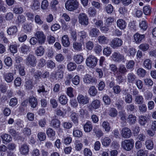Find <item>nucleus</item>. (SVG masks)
Here are the masks:
<instances>
[{"label":"nucleus","mask_w":156,"mask_h":156,"mask_svg":"<svg viewBox=\"0 0 156 156\" xmlns=\"http://www.w3.org/2000/svg\"><path fill=\"white\" fill-rule=\"evenodd\" d=\"M79 3L76 0H68L65 3L66 9L69 11H73L77 9Z\"/></svg>","instance_id":"obj_1"},{"label":"nucleus","mask_w":156,"mask_h":156,"mask_svg":"<svg viewBox=\"0 0 156 156\" xmlns=\"http://www.w3.org/2000/svg\"><path fill=\"white\" fill-rule=\"evenodd\" d=\"M134 144V140L132 139L125 140L122 142L121 146L124 150L128 151L133 148Z\"/></svg>","instance_id":"obj_2"},{"label":"nucleus","mask_w":156,"mask_h":156,"mask_svg":"<svg viewBox=\"0 0 156 156\" xmlns=\"http://www.w3.org/2000/svg\"><path fill=\"white\" fill-rule=\"evenodd\" d=\"M37 40L38 43L41 45L44 44L46 37L43 32L41 31H37L34 34Z\"/></svg>","instance_id":"obj_3"},{"label":"nucleus","mask_w":156,"mask_h":156,"mask_svg":"<svg viewBox=\"0 0 156 156\" xmlns=\"http://www.w3.org/2000/svg\"><path fill=\"white\" fill-rule=\"evenodd\" d=\"M25 62L27 66H34L37 63L36 58L33 55L29 54L25 60Z\"/></svg>","instance_id":"obj_4"},{"label":"nucleus","mask_w":156,"mask_h":156,"mask_svg":"<svg viewBox=\"0 0 156 156\" xmlns=\"http://www.w3.org/2000/svg\"><path fill=\"white\" fill-rule=\"evenodd\" d=\"M97 59L96 57L92 55H90L86 59V63L87 66L93 68L97 64Z\"/></svg>","instance_id":"obj_5"},{"label":"nucleus","mask_w":156,"mask_h":156,"mask_svg":"<svg viewBox=\"0 0 156 156\" xmlns=\"http://www.w3.org/2000/svg\"><path fill=\"white\" fill-rule=\"evenodd\" d=\"M122 44L123 41L121 39L116 37L112 40L110 45L112 48L115 49L121 46Z\"/></svg>","instance_id":"obj_6"},{"label":"nucleus","mask_w":156,"mask_h":156,"mask_svg":"<svg viewBox=\"0 0 156 156\" xmlns=\"http://www.w3.org/2000/svg\"><path fill=\"white\" fill-rule=\"evenodd\" d=\"M112 59L115 62H120L124 60L125 58L124 55L119 52H113L111 57Z\"/></svg>","instance_id":"obj_7"},{"label":"nucleus","mask_w":156,"mask_h":156,"mask_svg":"<svg viewBox=\"0 0 156 156\" xmlns=\"http://www.w3.org/2000/svg\"><path fill=\"white\" fill-rule=\"evenodd\" d=\"M79 22L81 24L86 26L88 23V19L85 13H80L78 16Z\"/></svg>","instance_id":"obj_8"},{"label":"nucleus","mask_w":156,"mask_h":156,"mask_svg":"<svg viewBox=\"0 0 156 156\" xmlns=\"http://www.w3.org/2000/svg\"><path fill=\"white\" fill-rule=\"evenodd\" d=\"M77 100L80 104L84 105L89 103V98L87 95L79 94L77 97Z\"/></svg>","instance_id":"obj_9"},{"label":"nucleus","mask_w":156,"mask_h":156,"mask_svg":"<svg viewBox=\"0 0 156 156\" xmlns=\"http://www.w3.org/2000/svg\"><path fill=\"white\" fill-rule=\"evenodd\" d=\"M122 95L126 103L128 104L132 103L133 100L132 96L129 93L127 92L126 90L122 91Z\"/></svg>","instance_id":"obj_10"},{"label":"nucleus","mask_w":156,"mask_h":156,"mask_svg":"<svg viewBox=\"0 0 156 156\" xmlns=\"http://www.w3.org/2000/svg\"><path fill=\"white\" fill-rule=\"evenodd\" d=\"M121 134L122 137L128 138L131 136L132 132L131 130L128 127H124L121 130Z\"/></svg>","instance_id":"obj_11"},{"label":"nucleus","mask_w":156,"mask_h":156,"mask_svg":"<svg viewBox=\"0 0 156 156\" xmlns=\"http://www.w3.org/2000/svg\"><path fill=\"white\" fill-rule=\"evenodd\" d=\"M31 50L30 47L26 44H23L19 48V51L22 54H27Z\"/></svg>","instance_id":"obj_12"},{"label":"nucleus","mask_w":156,"mask_h":156,"mask_svg":"<svg viewBox=\"0 0 156 156\" xmlns=\"http://www.w3.org/2000/svg\"><path fill=\"white\" fill-rule=\"evenodd\" d=\"M134 39L137 44L141 43L142 40L145 37V35L141 34L138 33H136L133 36Z\"/></svg>","instance_id":"obj_13"},{"label":"nucleus","mask_w":156,"mask_h":156,"mask_svg":"<svg viewBox=\"0 0 156 156\" xmlns=\"http://www.w3.org/2000/svg\"><path fill=\"white\" fill-rule=\"evenodd\" d=\"M100 33L99 30L97 28H92L90 30L89 34L91 37H98Z\"/></svg>","instance_id":"obj_14"},{"label":"nucleus","mask_w":156,"mask_h":156,"mask_svg":"<svg viewBox=\"0 0 156 156\" xmlns=\"http://www.w3.org/2000/svg\"><path fill=\"white\" fill-rule=\"evenodd\" d=\"M20 151L22 154H27L29 151V148L28 145L26 144L22 145L19 149Z\"/></svg>","instance_id":"obj_15"},{"label":"nucleus","mask_w":156,"mask_h":156,"mask_svg":"<svg viewBox=\"0 0 156 156\" xmlns=\"http://www.w3.org/2000/svg\"><path fill=\"white\" fill-rule=\"evenodd\" d=\"M84 82L87 84L93 83L95 82V78L88 74H86L83 78Z\"/></svg>","instance_id":"obj_16"},{"label":"nucleus","mask_w":156,"mask_h":156,"mask_svg":"<svg viewBox=\"0 0 156 156\" xmlns=\"http://www.w3.org/2000/svg\"><path fill=\"white\" fill-rule=\"evenodd\" d=\"M24 86L26 89L28 90H31L34 87L33 80L31 79L26 80Z\"/></svg>","instance_id":"obj_17"},{"label":"nucleus","mask_w":156,"mask_h":156,"mask_svg":"<svg viewBox=\"0 0 156 156\" xmlns=\"http://www.w3.org/2000/svg\"><path fill=\"white\" fill-rule=\"evenodd\" d=\"M98 42L101 44H107L109 41L108 37L104 35L99 36L98 38Z\"/></svg>","instance_id":"obj_18"},{"label":"nucleus","mask_w":156,"mask_h":156,"mask_svg":"<svg viewBox=\"0 0 156 156\" xmlns=\"http://www.w3.org/2000/svg\"><path fill=\"white\" fill-rule=\"evenodd\" d=\"M62 42L63 46L66 47L69 46L70 42L69 38L67 35H64L62 38Z\"/></svg>","instance_id":"obj_19"},{"label":"nucleus","mask_w":156,"mask_h":156,"mask_svg":"<svg viewBox=\"0 0 156 156\" xmlns=\"http://www.w3.org/2000/svg\"><path fill=\"white\" fill-rule=\"evenodd\" d=\"M82 44L80 42L74 41L73 43V48L75 51H79L82 50Z\"/></svg>","instance_id":"obj_20"},{"label":"nucleus","mask_w":156,"mask_h":156,"mask_svg":"<svg viewBox=\"0 0 156 156\" xmlns=\"http://www.w3.org/2000/svg\"><path fill=\"white\" fill-rule=\"evenodd\" d=\"M128 72V69L126 66L123 64H121L119 66L118 71L116 73L122 74L125 75Z\"/></svg>","instance_id":"obj_21"},{"label":"nucleus","mask_w":156,"mask_h":156,"mask_svg":"<svg viewBox=\"0 0 156 156\" xmlns=\"http://www.w3.org/2000/svg\"><path fill=\"white\" fill-rule=\"evenodd\" d=\"M127 23L125 21L122 19H119L117 21V25L120 29L123 30L126 27Z\"/></svg>","instance_id":"obj_22"},{"label":"nucleus","mask_w":156,"mask_h":156,"mask_svg":"<svg viewBox=\"0 0 156 156\" xmlns=\"http://www.w3.org/2000/svg\"><path fill=\"white\" fill-rule=\"evenodd\" d=\"M18 31L17 27L16 26H12L7 30V33L9 35H13L16 34Z\"/></svg>","instance_id":"obj_23"},{"label":"nucleus","mask_w":156,"mask_h":156,"mask_svg":"<svg viewBox=\"0 0 156 156\" xmlns=\"http://www.w3.org/2000/svg\"><path fill=\"white\" fill-rule=\"evenodd\" d=\"M4 78L7 83H10L13 80V74L12 73H6L4 75Z\"/></svg>","instance_id":"obj_24"},{"label":"nucleus","mask_w":156,"mask_h":156,"mask_svg":"<svg viewBox=\"0 0 156 156\" xmlns=\"http://www.w3.org/2000/svg\"><path fill=\"white\" fill-rule=\"evenodd\" d=\"M28 101L32 108H35L37 105V100L35 98L32 97L30 98Z\"/></svg>","instance_id":"obj_25"},{"label":"nucleus","mask_w":156,"mask_h":156,"mask_svg":"<svg viewBox=\"0 0 156 156\" xmlns=\"http://www.w3.org/2000/svg\"><path fill=\"white\" fill-rule=\"evenodd\" d=\"M35 52L36 55L38 56L42 55L44 52V48L41 45L37 47V49L35 51Z\"/></svg>","instance_id":"obj_26"},{"label":"nucleus","mask_w":156,"mask_h":156,"mask_svg":"<svg viewBox=\"0 0 156 156\" xmlns=\"http://www.w3.org/2000/svg\"><path fill=\"white\" fill-rule=\"evenodd\" d=\"M73 59L75 62L77 64H80L83 61V56L80 54L75 55L74 56Z\"/></svg>","instance_id":"obj_27"},{"label":"nucleus","mask_w":156,"mask_h":156,"mask_svg":"<svg viewBox=\"0 0 156 156\" xmlns=\"http://www.w3.org/2000/svg\"><path fill=\"white\" fill-rule=\"evenodd\" d=\"M68 101V99L65 95H61L59 97L58 101L62 105H66Z\"/></svg>","instance_id":"obj_28"},{"label":"nucleus","mask_w":156,"mask_h":156,"mask_svg":"<svg viewBox=\"0 0 156 156\" xmlns=\"http://www.w3.org/2000/svg\"><path fill=\"white\" fill-rule=\"evenodd\" d=\"M56 114L58 116L64 117L66 114V110L63 108L59 107L56 110Z\"/></svg>","instance_id":"obj_29"},{"label":"nucleus","mask_w":156,"mask_h":156,"mask_svg":"<svg viewBox=\"0 0 156 156\" xmlns=\"http://www.w3.org/2000/svg\"><path fill=\"white\" fill-rule=\"evenodd\" d=\"M144 68L150 70L152 68V62L149 59H147L145 60L143 64Z\"/></svg>","instance_id":"obj_30"},{"label":"nucleus","mask_w":156,"mask_h":156,"mask_svg":"<svg viewBox=\"0 0 156 156\" xmlns=\"http://www.w3.org/2000/svg\"><path fill=\"white\" fill-rule=\"evenodd\" d=\"M49 90H45V88L44 85H42L41 86H39L38 89L37 90V92L39 93L40 94L41 93H43V95L46 98V96L48 93Z\"/></svg>","instance_id":"obj_31"},{"label":"nucleus","mask_w":156,"mask_h":156,"mask_svg":"<svg viewBox=\"0 0 156 156\" xmlns=\"http://www.w3.org/2000/svg\"><path fill=\"white\" fill-rule=\"evenodd\" d=\"M149 45L146 43H143L141 44L139 46V48L143 51H147L149 48Z\"/></svg>","instance_id":"obj_32"},{"label":"nucleus","mask_w":156,"mask_h":156,"mask_svg":"<svg viewBox=\"0 0 156 156\" xmlns=\"http://www.w3.org/2000/svg\"><path fill=\"white\" fill-rule=\"evenodd\" d=\"M26 18L23 15H19L17 19L16 20V23L18 25H20L23 23L25 22Z\"/></svg>","instance_id":"obj_33"},{"label":"nucleus","mask_w":156,"mask_h":156,"mask_svg":"<svg viewBox=\"0 0 156 156\" xmlns=\"http://www.w3.org/2000/svg\"><path fill=\"white\" fill-rule=\"evenodd\" d=\"M111 142V140L108 137H105L101 140L102 145L105 147L108 146L110 145Z\"/></svg>","instance_id":"obj_34"},{"label":"nucleus","mask_w":156,"mask_h":156,"mask_svg":"<svg viewBox=\"0 0 156 156\" xmlns=\"http://www.w3.org/2000/svg\"><path fill=\"white\" fill-rule=\"evenodd\" d=\"M119 116L121 120L122 124H124L126 123V114L123 111L119 112Z\"/></svg>","instance_id":"obj_35"},{"label":"nucleus","mask_w":156,"mask_h":156,"mask_svg":"<svg viewBox=\"0 0 156 156\" xmlns=\"http://www.w3.org/2000/svg\"><path fill=\"white\" fill-rule=\"evenodd\" d=\"M145 145L147 149L150 150H152L153 148V141L150 140H147L145 142Z\"/></svg>","instance_id":"obj_36"},{"label":"nucleus","mask_w":156,"mask_h":156,"mask_svg":"<svg viewBox=\"0 0 156 156\" xmlns=\"http://www.w3.org/2000/svg\"><path fill=\"white\" fill-rule=\"evenodd\" d=\"M136 117L133 114H130L129 115L128 121L130 124H135L136 122Z\"/></svg>","instance_id":"obj_37"},{"label":"nucleus","mask_w":156,"mask_h":156,"mask_svg":"<svg viewBox=\"0 0 156 156\" xmlns=\"http://www.w3.org/2000/svg\"><path fill=\"white\" fill-rule=\"evenodd\" d=\"M88 92L91 96H94L96 95L98 91L94 86H92L90 87Z\"/></svg>","instance_id":"obj_38"},{"label":"nucleus","mask_w":156,"mask_h":156,"mask_svg":"<svg viewBox=\"0 0 156 156\" xmlns=\"http://www.w3.org/2000/svg\"><path fill=\"white\" fill-rule=\"evenodd\" d=\"M146 70L142 68L138 69L137 71V75L140 77H144L146 74Z\"/></svg>","instance_id":"obj_39"},{"label":"nucleus","mask_w":156,"mask_h":156,"mask_svg":"<svg viewBox=\"0 0 156 156\" xmlns=\"http://www.w3.org/2000/svg\"><path fill=\"white\" fill-rule=\"evenodd\" d=\"M151 8L148 5L145 6L143 7V12L146 15H149L151 13Z\"/></svg>","instance_id":"obj_40"},{"label":"nucleus","mask_w":156,"mask_h":156,"mask_svg":"<svg viewBox=\"0 0 156 156\" xmlns=\"http://www.w3.org/2000/svg\"><path fill=\"white\" fill-rule=\"evenodd\" d=\"M40 3L38 0H34L32 8L34 10H37L40 8Z\"/></svg>","instance_id":"obj_41"},{"label":"nucleus","mask_w":156,"mask_h":156,"mask_svg":"<svg viewBox=\"0 0 156 156\" xmlns=\"http://www.w3.org/2000/svg\"><path fill=\"white\" fill-rule=\"evenodd\" d=\"M127 79L128 82L133 83L135 80L136 76L133 73H131L128 74Z\"/></svg>","instance_id":"obj_42"},{"label":"nucleus","mask_w":156,"mask_h":156,"mask_svg":"<svg viewBox=\"0 0 156 156\" xmlns=\"http://www.w3.org/2000/svg\"><path fill=\"white\" fill-rule=\"evenodd\" d=\"M79 112L80 117L83 118L89 116L88 112L86 110L81 109L80 110Z\"/></svg>","instance_id":"obj_43"},{"label":"nucleus","mask_w":156,"mask_h":156,"mask_svg":"<svg viewBox=\"0 0 156 156\" xmlns=\"http://www.w3.org/2000/svg\"><path fill=\"white\" fill-rule=\"evenodd\" d=\"M122 75L117 73L115 74L116 77V80L119 84L122 83L124 80Z\"/></svg>","instance_id":"obj_44"},{"label":"nucleus","mask_w":156,"mask_h":156,"mask_svg":"<svg viewBox=\"0 0 156 156\" xmlns=\"http://www.w3.org/2000/svg\"><path fill=\"white\" fill-rule=\"evenodd\" d=\"M94 47V42L91 41H89L85 43L86 48L88 50H91Z\"/></svg>","instance_id":"obj_45"},{"label":"nucleus","mask_w":156,"mask_h":156,"mask_svg":"<svg viewBox=\"0 0 156 156\" xmlns=\"http://www.w3.org/2000/svg\"><path fill=\"white\" fill-rule=\"evenodd\" d=\"M139 26L143 30H145L147 28V23L145 20L141 21L140 23Z\"/></svg>","instance_id":"obj_46"},{"label":"nucleus","mask_w":156,"mask_h":156,"mask_svg":"<svg viewBox=\"0 0 156 156\" xmlns=\"http://www.w3.org/2000/svg\"><path fill=\"white\" fill-rule=\"evenodd\" d=\"M111 48L108 47L104 48L103 50V53L104 55L108 57L112 53Z\"/></svg>","instance_id":"obj_47"},{"label":"nucleus","mask_w":156,"mask_h":156,"mask_svg":"<svg viewBox=\"0 0 156 156\" xmlns=\"http://www.w3.org/2000/svg\"><path fill=\"white\" fill-rule=\"evenodd\" d=\"M135 62L133 60L129 61L126 63V66L127 69H132L135 65Z\"/></svg>","instance_id":"obj_48"},{"label":"nucleus","mask_w":156,"mask_h":156,"mask_svg":"<svg viewBox=\"0 0 156 156\" xmlns=\"http://www.w3.org/2000/svg\"><path fill=\"white\" fill-rule=\"evenodd\" d=\"M1 137L3 139V143H5L4 141L9 142L12 140V138L10 135L5 134L1 136Z\"/></svg>","instance_id":"obj_49"},{"label":"nucleus","mask_w":156,"mask_h":156,"mask_svg":"<svg viewBox=\"0 0 156 156\" xmlns=\"http://www.w3.org/2000/svg\"><path fill=\"white\" fill-rule=\"evenodd\" d=\"M91 105L92 107L94 108L97 109L100 106V101L98 100H95L92 102Z\"/></svg>","instance_id":"obj_50"},{"label":"nucleus","mask_w":156,"mask_h":156,"mask_svg":"<svg viewBox=\"0 0 156 156\" xmlns=\"http://www.w3.org/2000/svg\"><path fill=\"white\" fill-rule=\"evenodd\" d=\"M47 39V41L49 44H53L55 41V37L51 35L48 36Z\"/></svg>","instance_id":"obj_51"},{"label":"nucleus","mask_w":156,"mask_h":156,"mask_svg":"<svg viewBox=\"0 0 156 156\" xmlns=\"http://www.w3.org/2000/svg\"><path fill=\"white\" fill-rule=\"evenodd\" d=\"M139 111L143 113L146 112L147 111V107L145 104H142L138 106Z\"/></svg>","instance_id":"obj_52"},{"label":"nucleus","mask_w":156,"mask_h":156,"mask_svg":"<svg viewBox=\"0 0 156 156\" xmlns=\"http://www.w3.org/2000/svg\"><path fill=\"white\" fill-rule=\"evenodd\" d=\"M93 131L96 134V136L98 137H100L101 136H103V134L102 131L99 129L94 127Z\"/></svg>","instance_id":"obj_53"},{"label":"nucleus","mask_w":156,"mask_h":156,"mask_svg":"<svg viewBox=\"0 0 156 156\" xmlns=\"http://www.w3.org/2000/svg\"><path fill=\"white\" fill-rule=\"evenodd\" d=\"M118 113L117 110L114 108H111L109 110V115L111 117H114L117 116Z\"/></svg>","instance_id":"obj_54"},{"label":"nucleus","mask_w":156,"mask_h":156,"mask_svg":"<svg viewBox=\"0 0 156 156\" xmlns=\"http://www.w3.org/2000/svg\"><path fill=\"white\" fill-rule=\"evenodd\" d=\"M139 122L141 126H144L147 122L146 117L144 115L140 116L139 118Z\"/></svg>","instance_id":"obj_55"},{"label":"nucleus","mask_w":156,"mask_h":156,"mask_svg":"<svg viewBox=\"0 0 156 156\" xmlns=\"http://www.w3.org/2000/svg\"><path fill=\"white\" fill-rule=\"evenodd\" d=\"M64 56L61 53L57 54L55 57L56 60L58 62H61L64 59Z\"/></svg>","instance_id":"obj_56"},{"label":"nucleus","mask_w":156,"mask_h":156,"mask_svg":"<svg viewBox=\"0 0 156 156\" xmlns=\"http://www.w3.org/2000/svg\"><path fill=\"white\" fill-rule=\"evenodd\" d=\"M103 100L105 104L106 105H109L111 102L110 97L107 95H105L103 98Z\"/></svg>","instance_id":"obj_57"},{"label":"nucleus","mask_w":156,"mask_h":156,"mask_svg":"<svg viewBox=\"0 0 156 156\" xmlns=\"http://www.w3.org/2000/svg\"><path fill=\"white\" fill-rule=\"evenodd\" d=\"M135 101L137 104H140L143 102V98L140 95H137L135 98Z\"/></svg>","instance_id":"obj_58"},{"label":"nucleus","mask_w":156,"mask_h":156,"mask_svg":"<svg viewBox=\"0 0 156 156\" xmlns=\"http://www.w3.org/2000/svg\"><path fill=\"white\" fill-rule=\"evenodd\" d=\"M76 67V65L73 62H70L68 64L67 68L70 71L75 69Z\"/></svg>","instance_id":"obj_59"},{"label":"nucleus","mask_w":156,"mask_h":156,"mask_svg":"<svg viewBox=\"0 0 156 156\" xmlns=\"http://www.w3.org/2000/svg\"><path fill=\"white\" fill-rule=\"evenodd\" d=\"M77 116L75 112L73 113L70 116L72 121L76 124H77L78 122V120Z\"/></svg>","instance_id":"obj_60"},{"label":"nucleus","mask_w":156,"mask_h":156,"mask_svg":"<svg viewBox=\"0 0 156 156\" xmlns=\"http://www.w3.org/2000/svg\"><path fill=\"white\" fill-rule=\"evenodd\" d=\"M60 124V122L58 119H55L52 120L51 123V125L54 127H59Z\"/></svg>","instance_id":"obj_61"},{"label":"nucleus","mask_w":156,"mask_h":156,"mask_svg":"<svg viewBox=\"0 0 156 156\" xmlns=\"http://www.w3.org/2000/svg\"><path fill=\"white\" fill-rule=\"evenodd\" d=\"M49 3L47 0H43L41 3V8L43 9H46L48 6Z\"/></svg>","instance_id":"obj_62"},{"label":"nucleus","mask_w":156,"mask_h":156,"mask_svg":"<svg viewBox=\"0 0 156 156\" xmlns=\"http://www.w3.org/2000/svg\"><path fill=\"white\" fill-rule=\"evenodd\" d=\"M13 12L16 14H20L23 12V9L21 7H15L13 9Z\"/></svg>","instance_id":"obj_63"},{"label":"nucleus","mask_w":156,"mask_h":156,"mask_svg":"<svg viewBox=\"0 0 156 156\" xmlns=\"http://www.w3.org/2000/svg\"><path fill=\"white\" fill-rule=\"evenodd\" d=\"M37 137L40 141H44L46 139V135L44 133L40 132L38 133Z\"/></svg>","instance_id":"obj_64"}]
</instances>
